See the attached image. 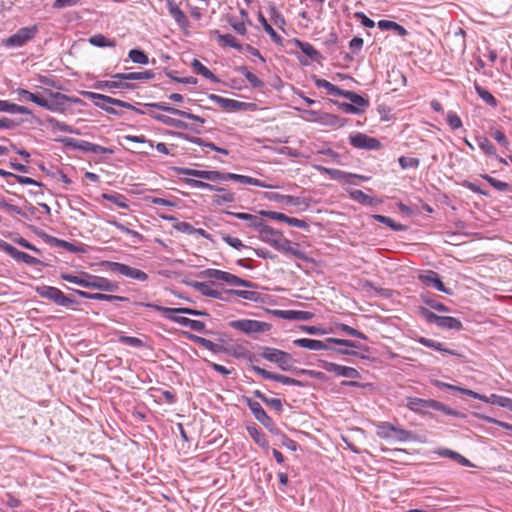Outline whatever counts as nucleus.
I'll use <instances>...</instances> for the list:
<instances>
[{"mask_svg": "<svg viewBox=\"0 0 512 512\" xmlns=\"http://www.w3.org/2000/svg\"><path fill=\"white\" fill-rule=\"evenodd\" d=\"M388 82L393 86V90H397L399 87L406 85V77L396 66H393L388 71Z\"/></svg>", "mask_w": 512, "mask_h": 512, "instance_id": "33", "label": "nucleus"}, {"mask_svg": "<svg viewBox=\"0 0 512 512\" xmlns=\"http://www.w3.org/2000/svg\"><path fill=\"white\" fill-rule=\"evenodd\" d=\"M81 94L84 97L92 100L97 107L101 108L102 110L106 111L109 114L116 115L118 113L113 107L109 106L108 104L115 105L118 107H123L126 109H130V110L136 111L139 114L145 113L144 111L137 109L135 106L131 105L128 102H125V101H122L119 99H115L110 96L98 94V93L91 92V91H83Z\"/></svg>", "mask_w": 512, "mask_h": 512, "instance_id": "3", "label": "nucleus"}, {"mask_svg": "<svg viewBox=\"0 0 512 512\" xmlns=\"http://www.w3.org/2000/svg\"><path fill=\"white\" fill-rule=\"evenodd\" d=\"M166 75L169 78H171L172 80L182 83V84H189V85L197 84V79L193 76L180 77L177 75L176 72H172V71H167Z\"/></svg>", "mask_w": 512, "mask_h": 512, "instance_id": "61", "label": "nucleus"}, {"mask_svg": "<svg viewBox=\"0 0 512 512\" xmlns=\"http://www.w3.org/2000/svg\"><path fill=\"white\" fill-rule=\"evenodd\" d=\"M247 432L257 445L261 448L268 449L269 442L265 434L259 428L255 425H249L247 426Z\"/></svg>", "mask_w": 512, "mask_h": 512, "instance_id": "32", "label": "nucleus"}, {"mask_svg": "<svg viewBox=\"0 0 512 512\" xmlns=\"http://www.w3.org/2000/svg\"><path fill=\"white\" fill-rule=\"evenodd\" d=\"M60 278L64 281H67L69 283H73L76 285H79L84 288H89V278L90 274L88 273H80L79 275H74L71 273H61Z\"/></svg>", "mask_w": 512, "mask_h": 512, "instance_id": "30", "label": "nucleus"}, {"mask_svg": "<svg viewBox=\"0 0 512 512\" xmlns=\"http://www.w3.org/2000/svg\"><path fill=\"white\" fill-rule=\"evenodd\" d=\"M210 99L227 111H244L251 105L250 103L241 102L234 99L224 98L218 95H210Z\"/></svg>", "mask_w": 512, "mask_h": 512, "instance_id": "16", "label": "nucleus"}, {"mask_svg": "<svg viewBox=\"0 0 512 512\" xmlns=\"http://www.w3.org/2000/svg\"><path fill=\"white\" fill-rule=\"evenodd\" d=\"M447 122L453 130L459 129L462 126L460 117L453 111L447 113Z\"/></svg>", "mask_w": 512, "mask_h": 512, "instance_id": "64", "label": "nucleus"}, {"mask_svg": "<svg viewBox=\"0 0 512 512\" xmlns=\"http://www.w3.org/2000/svg\"><path fill=\"white\" fill-rule=\"evenodd\" d=\"M151 116L154 119L162 122L163 124L172 126L174 128L186 129L188 127L187 123H185L181 120H178V119L171 118V117L163 115V114L151 113Z\"/></svg>", "mask_w": 512, "mask_h": 512, "instance_id": "36", "label": "nucleus"}, {"mask_svg": "<svg viewBox=\"0 0 512 512\" xmlns=\"http://www.w3.org/2000/svg\"><path fill=\"white\" fill-rule=\"evenodd\" d=\"M145 306L149 307V308H153L157 311H162L164 314H175V315L187 314V315H192V316L207 315L206 312L194 310L191 308H166V307H161V306H158L155 304H145Z\"/></svg>", "mask_w": 512, "mask_h": 512, "instance_id": "24", "label": "nucleus"}, {"mask_svg": "<svg viewBox=\"0 0 512 512\" xmlns=\"http://www.w3.org/2000/svg\"><path fill=\"white\" fill-rule=\"evenodd\" d=\"M237 182H240V183L246 184V185H253V186H257V187L268 188V189L278 188V186H276V185L267 184L259 179H256V178H253L250 176L240 175V174L238 176Z\"/></svg>", "mask_w": 512, "mask_h": 512, "instance_id": "43", "label": "nucleus"}, {"mask_svg": "<svg viewBox=\"0 0 512 512\" xmlns=\"http://www.w3.org/2000/svg\"><path fill=\"white\" fill-rule=\"evenodd\" d=\"M221 238L226 244H228L229 246H231L237 250H240V249H249L250 250L251 249L250 247H247L246 245H244L243 242L239 238L232 237L228 234H222Z\"/></svg>", "mask_w": 512, "mask_h": 512, "instance_id": "55", "label": "nucleus"}, {"mask_svg": "<svg viewBox=\"0 0 512 512\" xmlns=\"http://www.w3.org/2000/svg\"><path fill=\"white\" fill-rule=\"evenodd\" d=\"M103 198L109 202L114 203L120 208L127 209L129 207L127 199L124 195L119 193L103 194Z\"/></svg>", "mask_w": 512, "mask_h": 512, "instance_id": "48", "label": "nucleus"}, {"mask_svg": "<svg viewBox=\"0 0 512 512\" xmlns=\"http://www.w3.org/2000/svg\"><path fill=\"white\" fill-rule=\"evenodd\" d=\"M479 148L488 155H495L496 149L486 137H478L476 139Z\"/></svg>", "mask_w": 512, "mask_h": 512, "instance_id": "59", "label": "nucleus"}, {"mask_svg": "<svg viewBox=\"0 0 512 512\" xmlns=\"http://www.w3.org/2000/svg\"><path fill=\"white\" fill-rule=\"evenodd\" d=\"M313 79L315 81V85L318 88L326 89L327 93L330 94V95L342 96L343 93H344V90H341L336 85L330 83L329 81H327L325 79H320V78H317V77H313Z\"/></svg>", "mask_w": 512, "mask_h": 512, "instance_id": "37", "label": "nucleus"}, {"mask_svg": "<svg viewBox=\"0 0 512 512\" xmlns=\"http://www.w3.org/2000/svg\"><path fill=\"white\" fill-rule=\"evenodd\" d=\"M229 325L246 334L264 332L269 326L265 322L250 319L234 320L231 321Z\"/></svg>", "mask_w": 512, "mask_h": 512, "instance_id": "11", "label": "nucleus"}, {"mask_svg": "<svg viewBox=\"0 0 512 512\" xmlns=\"http://www.w3.org/2000/svg\"><path fill=\"white\" fill-rule=\"evenodd\" d=\"M52 243L55 246L63 248L66 251H69V252L78 253V252H82L83 251L82 248L74 245L73 243H70L68 241L61 240V239H58V238H52Z\"/></svg>", "mask_w": 512, "mask_h": 512, "instance_id": "54", "label": "nucleus"}, {"mask_svg": "<svg viewBox=\"0 0 512 512\" xmlns=\"http://www.w3.org/2000/svg\"><path fill=\"white\" fill-rule=\"evenodd\" d=\"M108 223L110 225L116 227L118 230H120V231H122L124 233H127V234L131 235L134 238H137L138 240H141L143 238L140 233L130 229L128 226L118 222L117 220L110 219V220H108Z\"/></svg>", "mask_w": 512, "mask_h": 512, "instance_id": "53", "label": "nucleus"}, {"mask_svg": "<svg viewBox=\"0 0 512 512\" xmlns=\"http://www.w3.org/2000/svg\"><path fill=\"white\" fill-rule=\"evenodd\" d=\"M405 406L415 412L424 413L427 409L442 411L447 415H456V412L441 402L432 399H421L417 397H406Z\"/></svg>", "mask_w": 512, "mask_h": 512, "instance_id": "5", "label": "nucleus"}, {"mask_svg": "<svg viewBox=\"0 0 512 512\" xmlns=\"http://www.w3.org/2000/svg\"><path fill=\"white\" fill-rule=\"evenodd\" d=\"M475 90H476L478 96L485 103H487L488 105H490L492 107H496L497 106V100L495 99V97L489 91H487L486 89H484L483 87H481L477 83L475 84Z\"/></svg>", "mask_w": 512, "mask_h": 512, "instance_id": "47", "label": "nucleus"}, {"mask_svg": "<svg viewBox=\"0 0 512 512\" xmlns=\"http://www.w3.org/2000/svg\"><path fill=\"white\" fill-rule=\"evenodd\" d=\"M322 123L334 128H340L346 124V120L336 115L325 114L322 118Z\"/></svg>", "mask_w": 512, "mask_h": 512, "instance_id": "50", "label": "nucleus"}, {"mask_svg": "<svg viewBox=\"0 0 512 512\" xmlns=\"http://www.w3.org/2000/svg\"><path fill=\"white\" fill-rule=\"evenodd\" d=\"M419 342L425 346V347H428V348H432L436 351H440V352H445L447 354H450V355H453V356H457V357H462V355L454 350H450V349H447L444 347V345L438 341H435V340H432V339H428V338H420L419 339Z\"/></svg>", "mask_w": 512, "mask_h": 512, "instance_id": "34", "label": "nucleus"}, {"mask_svg": "<svg viewBox=\"0 0 512 512\" xmlns=\"http://www.w3.org/2000/svg\"><path fill=\"white\" fill-rule=\"evenodd\" d=\"M293 344L295 346L305 348L308 350H313V351L332 350V347L329 345V342L327 341V339H325L324 341H321V340H314V339H309V338H299V339H295L293 341Z\"/></svg>", "mask_w": 512, "mask_h": 512, "instance_id": "20", "label": "nucleus"}, {"mask_svg": "<svg viewBox=\"0 0 512 512\" xmlns=\"http://www.w3.org/2000/svg\"><path fill=\"white\" fill-rule=\"evenodd\" d=\"M218 194L213 196V202L216 205H222L224 203H231L235 200V194L227 191L226 189L222 188V190L217 191Z\"/></svg>", "mask_w": 512, "mask_h": 512, "instance_id": "44", "label": "nucleus"}, {"mask_svg": "<svg viewBox=\"0 0 512 512\" xmlns=\"http://www.w3.org/2000/svg\"><path fill=\"white\" fill-rule=\"evenodd\" d=\"M104 265L110 271H112L114 273H118L123 276H126L128 278H131V279H134V280H137L140 282H145L148 280L147 273H145L144 271H142L140 269L130 267L129 265H126V264H123L120 262H112V261H107V262H105Z\"/></svg>", "mask_w": 512, "mask_h": 512, "instance_id": "9", "label": "nucleus"}, {"mask_svg": "<svg viewBox=\"0 0 512 512\" xmlns=\"http://www.w3.org/2000/svg\"><path fill=\"white\" fill-rule=\"evenodd\" d=\"M255 395L260 398L265 404L273 407L274 409H276L277 411H281L282 410V401L278 398H267L263 393H261L260 391H255Z\"/></svg>", "mask_w": 512, "mask_h": 512, "instance_id": "56", "label": "nucleus"}, {"mask_svg": "<svg viewBox=\"0 0 512 512\" xmlns=\"http://www.w3.org/2000/svg\"><path fill=\"white\" fill-rule=\"evenodd\" d=\"M17 94V100L20 102H33L40 107H43L49 111L56 112L60 110L64 101L68 100V97L59 92L51 93L50 99H47L39 94L32 93L25 89H17L14 92Z\"/></svg>", "mask_w": 512, "mask_h": 512, "instance_id": "2", "label": "nucleus"}, {"mask_svg": "<svg viewBox=\"0 0 512 512\" xmlns=\"http://www.w3.org/2000/svg\"><path fill=\"white\" fill-rule=\"evenodd\" d=\"M270 16L277 27L281 28L286 24L284 16L275 7H271Z\"/></svg>", "mask_w": 512, "mask_h": 512, "instance_id": "63", "label": "nucleus"}, {"mask_svg": "<svg viewBox=\"0 0 512 512\" xmlns=\"http://www.w3.org/2000/svg\"><path fill=\"white\" fill-rule=\"evenodd\" d=\"M49 123L51 124V126L54 130H59V131L70 133V134H78L77 129L67 125L64 122H60V121L52 118L49 120Z\"/></svg>", "mask_w": 512, "mask_h": 512, "instance_id": "58", "label": "nucleus"}, {"mask_svg": "<svg viewBox=\"0 0 512 512\" xmlns=\"http://www.w3.org/2000/svg\"><path fill=\"white\" fill-rule=\"evenodd\" d=\"M191 339L197 343L199 346L213 352V353H219L222 351V346L220 344L214 343L213 341L200 337L192 335Z\"/></svg>", "mask_w": 512, "mask_h": 512, "instance_id": "38", "label": "nucleus"}, {"mask_svg": "<svg viewBox=\"0 0 512 512\" xmlns=\"http://www.w3.org/2000/svg\"><path fill=\"white\" fill-rule=\"evenodd\" d=\"M275 249L291 254L299 259L304 258V253L299 250L297 245H293L290 240L284 238L283 236L278 240V243H276Z\"/></svg>", "mask_w": 512, "mask_h": 512, "instance_id": "28", "label": "nucleus"}, {"mask_svg": "<svg viewBox=\"0 0 512 512\" xmlns=\"http://www.w3.org/2000/svg\"><path fill=\"white\" fill-rule=\"evenodd\" d=\"M129 58L130 60L135 64H148V57L147 55L139 50V49H132L129 51Z\"/></svg>", "mask_w": 512, "mask_h": 512, "instance_id": "57", "label": "nucleus"}, {"mask_svg": "<svg viewBox=\"0 0 512 512\" xmlns=\"http://www.w3.org/2000/svg\"><path fill=\"white\" fill-rule=\"evenodd\" d=\"M258 232L260 239L274 248L276 247L278 240L283 236L281 232L266 225V223L262 226V228H260Z\"/></svg>", "mask_w": 512, "mask_h": 512, "instance_id": "23", "label": "nucleus"}, {"mask_svg": "<svg viewBox=\"0 0 512 512\" xmlns=\"http://www.w3.org/2000/svg\"><path fill=\"white\" fill-rule=\"evenodd\" d=\"M75 293L82 298L92 299V300H100V301H108V302H123L128 301V298L117 295H108L103 293H89L82 290H75Z\"/></svg>", "mask_w": 512, "mask_h": 512, "instance_id": "26", "label": "nucleus"}, {"mask_svg": "<svg viewBox=\"0 0 512 512\" xmlns=\"http://www.w3.org/2000/svg\"><path fill=\"white\" fill-rule=\"evenodd\" d=\"M154 78L151 70L141 72H124L111 76L109 80L99 81L96 84L97 89H134V82L144 83Z\"/></svg>", "mask_w": 512, "mask_h": 512, "instance_id": "1", "label": "nucleus"}, {"mask_svg": "<svg viewBox=\"0 0 512 512\" xmlns=\"http://www.w3.org/2000/svg\"><path fill=\"white\" fill-rule=\"evenodd\" d=\"M258 21L262 25L264 31L270 36L271 40L277 44H281V42H282L281 36L268 23L267 19L263 16V14L259 13Z\"/></svg>", "mask_w": 512, "mask_h": 512, "instance_id": "39", "label": "nucleus"}, {"mask_svg": "<svg viewBox=\"0 0 512 512\" xmlns=\"http://www.w3.org/2000/svg\"><path fill=\"white\" fill-rule=\"evenodd\" d=\"M186 183L191 186L192 188H198V189H207L210 191H220L222 190V187H218L206 182H203L201 180L196 179H186Z\"/></svg>", "mask_w": 512, "mask_h": 512, "instance_id": "51", "label": "nucleus"}, {"mask_svg": "<svg viewBox=\"0 0 512 512\" xmlns=\"http://www.w3.org/2000/svg\"><path fill=\"white\" fill-rule=\"evenodd\" d=\"M81 151H84V152H90V153H94V154H106V153H113V151L109 148H106V147H103V146H100V145H97V144H94V143H91V142H88V141H82V144H81Z\"/></svg>", "mask_w": 512, "mask_h": 512, "instance_id": "42", "label": "nucleus"}, {"mask_svg": "<svg viewBox=\"0 0 512 512\" xmlns=\"http://www.w3.org/2000/svg\"><path fill=\"white\" fill-rule=\"evenodd\" d=\"M295 45L303 55L313 62L321 61V54L309 43L295 40Z\"/></svg>", "mask_w": 512, "mask_h": 512, "instance_id": "29", "label": "nucleus"}, {"mask_svg": "<svg viewBox=\"0 0 512 512\" xmlns=\"http://www.w3.org/2000/svg\"><path fill=\"white\" fill-rule=\"evenodd\" d=\"M378 27L381 30H393L400 36H404L407 34V31L403 26L390 20H380L378 22Z\"/></svg>", "mask_w": 512, "mask_h": 512, "instance_id": "41", "label": "nucleus"}, {"mask_svg": "<svg viewBox=\"0 0 512 512\" xmlns=\"http://www.w3.org/2000/svg\"><path fill=\"white\" fill-rule=\"evenodd\" d=\"M192 287L203 296L222 299V293L215 287L214 282H194Z\"/></svg>", "mask_w": 512, "mask_h": 512, "instance_id": "22", "label": "nucleus"}, {"mask_svg": "<svg viewBox=\"0 0 512 512\" xmlns=\"http://www.w3.org/2000/svg\"><path fill=\"white\" fill-rule=\"evenodd\" d=\"M437 326L443 329L449 330H460L462 329V323L459 319L451 316H440Z\"/></svg>", "mask_w": 512, "mask_h": 512, "instance_id": "35", "label": "nucleus"}, {"mask_svg": "<svg viewBox=\"0 0 512 512\" xmlns=\"http://www.w3.org/2000/svg\"><path fill=\"white\" fill-rule=\"evenodd\" d=\"M145 106L146 107H150V108H156V109H159V110H162V111H166V112H168L170 114H173V115L185 118V119H190V120L199 122L201 124H203L205 122V120L203 118H201L200 116H198V115H195V114L183 111V110H179V109H176L174 107H170L167 103H164V102H161V103H148Z\"/></svg>", "mask_w": 512, "mask_h": 512, "instance_id": "15", "label": "nucleus"}, {"mask_svg": "<svg viewBox=\"0 0 512 512\" xmlns=\"http://www.w3.org/2000/svg\"><path fill=\"white\" fill-rule=\"evenodd\" d=\"M36 292L40 297L46 298L59 306L69 307L75 303L74 300L67 297L60 289L56 287L43 285L37 287Z\"/></svg>", "mask_w": 512, "mask_h": 512, "instance_id": "8", "label": "nucleus"}, {"mask_svg": "<svg viewBox=\"0 0 512 512\" xmlns=\"http://www.w3.org/2000/svg\"><path fill=\"white\" fill-rule=\"evenodd\" d=\"M165 316L172 320L175 323H178L182 326L188 327L191 330L202 332L205 329V324L199 320H192L187 317L175 315V314H165Z\"/></svg>", "mask_w": 512, "mask_h": 512, "instance_id": "21", "label": "nucleus"}, {"mask_svg": "<svg viewBox=\"0 0 512 512\" xmlns=\"http://www.w3.org/2000/svg\"><path fill=\"white\" fill-rule=\"evenodd\" d=\"M490 404L497 405L503 408H507L508 410L512 411V399L497 395V394H491L490 395Z\"/></svg>", "mask_w": 512, "mask_h": 512, "instance_id": "49", "label": "nucleus"}, {"mask_svg": "<svg viewBox=\"0 0 512 512\" xmlns=\"http://www.w3.org/2000/svg\"><path fill=\"white\" fill-rule=\"evenodd\" d=\"M89 43L97 47L113 46L114 42L102 34H95L89 38Z\"/></svg>", "mask_w": 512, "mask_h": 512, "instance_id": "52", "label": "nucleus"}, {"mask_svg": "<svg viewBox=\"0 0 512 512\" xmlns=\"http://www.w3.org/2000/svg\"><path fill=\"white\" fill-rule=\"evenodd\" d=\"M201 275L206 278L226 282L232 286H242L246 288H251L253 286V284L248 280L242 279L234 274L218 269H206L201 272Z\"/></svg>", "mask_w": 512, "mask_h": 512, "instance_id": "7", "label": "nucleus"}, {"mask_svg": "<svg viewBox=\"0 0 512 512\" xmlns=\"http://www.w3.org/2000/svg\"><path fill=\"white\" fill-rule=\"evenodd\" d=\"M37 27L29 26L20 28L15 34L3 40V45L8 48L21 47L30 41L36 34Z\"/></svg>", "mask_w": 512, "mask_h": 512, "instance_id": "10", "label": "nucleus"}, {"mask_svg": "<svg viewBox=\"0 0 512 512\" xmlns=\"http://www.w3.org/2000/svg\"><path fill=\"white\" fill-rule=\"evenodd\" d=\"M219 42L225 46L233 47L236 49H241L242 46L239 44L237 39L231 34H224L218 36Z\"/></svg>", "mask_w": 512, "mask_h": 512, "instance_id": "62", "label": "nucleus"}, {"mask_svg": "<svg viewBox=\"0 0 512 512\" xmlns=\"http://www.w3.org/2000/svg\"><path fill=\"white\" fill-rule=\"evenodd\" d=\"M373 218L376 221L389 226L393 231H405L406 230L405 225L395 222L392 218H390L388 216L374 215Z\"/></svg>", "mask_w": 512, "mask_h": 512, "instance_id": "45", "label": "nucleus"}, {"mask_svg": "<svg viewBox=\"0 0 512 512\" xmlns=\"http://www.w3.org/2000/svg\"><path fill=\"white\" fill-rule=\"evenodd\" d=\"M228 215L234 216L237 219L244 220L247 222V225L251 228H255L256 230H260L262 226L265 224L264 220L257 215L244 213V212H226Z\"/></svg>", "mask_w": 512, "mask_h": 512, "instance_id": "25", "label": "nucleus"}, {"mask_svg": "<svg viewBox=\"0 0 512 512\" xmlns=\"http://www.w3.org/2000/svg\"><path fill=\"white\" fill-rule=\"evenodd\" d=\"M0 111L11 114L31 115L32 112L25 106L17 105L6 100H0Z\"/></svg>", "mask_w": 512, "mask_h": 512, "instance_id": "31", "label": "nucleus"}, {"mask_svg": "<svg viewBox=\"0 0 512 512\" xmlns=\"http://www.w3.org/2000/svg\"><path fill=\"white\" fill-rule=\"evenodd\" d=\"M342 97H345L350 101L351 104L358 107L360 109V112L362 111L363 108L368 106V101L362 96L356 94L355 92L344 91Z\"/></svg>", "mask_w": 512, "mask_h": 512, "instance_id": "40", "label": "nucleus"}, {"mask_svg": "<svg viewBox=\"0 0 512 512\" xmlns=\"http://www.w3.org/2000/svg\"><path fill=\"white\" fill-rule=\"evenodd\" d=\"M1 249L7 253L10 257H12L16 261L23 262L28 265H38L41 261L25 252H22L15 248L13 245L3 242L0 245Z\"/></svg>", "mask_w": 512, "mask_h": 512, "instance_id": "13", "label": "nucleus"}, {"mask_svg": "<svg viewBox=\"0 0 512 512\" xmlns=\"http://www.w3.org/2000/svg\"><path fill=\"white\" fill-rule=\"evenodd\" d=\"M350 144L358 149L377 150L380 148V142L373 137H369L363 133H356L350 136Z\"/></svg>", "mask_w": 512, "mask_h": 512, "instance_id": "14", "label": "nucleus"}, {"mask_svg": "<svg viewBox=\"0 0 512 512\" xmlns=\"http://www.w3.org/2000/svg\"><path fill=\"white\" fill-rule=\"evenodd\" d=\"M418 278L423 284L427 286H432L440 292L451 294V291L444 286L439 275L435 271H425L419 274Z\"/></svg>", "mask_w": 512, "mask_h": 512, "instance_id": "18", "label": "nucleus"}, {"mask_svg": "<svg viewBox=\"0 0 512 512\" xmlns=\"http://www.w3.org/2000/svg\"><path fill=\"white\" fill-rule=\"evenodd\" d=\"M323 369L327 372L335 373L338 376L347 377L356 379L360 377L359 372L353 368L348 366H342L336 363L324 361L322 364Z\"/></svg>", "mask_w": 512, "mask_h": 512, "instance_id": "17", "label": "nucleus"}, {"mask_svg": "<svg viewBox=\"0 0 512 512\" xmlns=\"http://www.w3.org/2000/svg\"><path fill=\"white\" fill-rule=\"evenodd\" d=\"M248 407L254 417L271 433H278L273 420L267 415L261 404L257 401L248 400Z\"/></svg>", "mask_w": 512, "mask_h": 512, "instance_id": "12", "label": "nucleus"}, {"mask_svg": "<svg viewBox=\"0 0 512 512\" xmlns=\"http://www.w3.org/2000/svg\"><path fill=\"white\" fill-rule=\"evenodd\" d=\"M483 178L496 190L498 191H508L510 189V186L508 183L500 181L496 178H493L489 175H484Z\"/></svg>", "mask_w": 512, "mask_h": 512, "instance_id": "60", "label": "nucleus"}, {"mask_svg": "<svg viewBox=\"0 0 512 512\" xmlns=\"http://www.w3.org/2000/svg\"><path fill=\"white\" fill-rule=\"evenodd\" d=\"M167 8L170 15L180 27L185 28L188 26L189 20L187 16L173 0H167Z\"/></svg>", "mask_w": 512, "mask_h": 512, "instance_id": "27", "label": "nucleus"}, {"mask_svg": "<svg viewBox=\"0 0 512 512\" xmlns=\"http://www.w3.org/2000/svg\"><path fill=\"white\" fill-rule=\"evenodd\" d=\"M440 455H442L444 457L451 458L453 460H456L459 464H461L463 466H468V467H472L473 466V464L467 458H465L464 456H462L458 452L452 451L450 449H443L440 452Z\"/></svg>", "mask_w": 512, "mask_h": 512, "instance_id": "46", "label": "nucleus"}, {"mask_svg": "<svg viewBox=\"0 0 512 512\" xmlns=\"http://www.w3.org/2000/svg\"><path fill=\"white\" fill-rule=\"evenodd\" d=\"M89 288L91 289H97L101 291H107V292H115L119 289V286L117 283L110 281L109 279L105 277H100L96 275H91L89 278Z\"/></svg>", "mask_w": 512, "mask_h": 512, "instance_id": "19", "label": "nucleus"}, {"mask_svg": "<svg viewBox=\"0 0 512 512\" xmlns=\"http://www.w3.org/2000/svg\"><path fill=\"white\" fill-rule=\"evenodd\" d=\"M376 433L381 439H393L397 442H408L415 439L413 432L390 422L379 423L376 427Z\"/></svg>", "mask_w": 512, "mask_h": 512, "instance_id": "4", "label": "nucleus"}, {"mask_svg": "<svg viewBox=\"0 0 512 512\" xmlns=\"http://www.w3.org/2000/svg\"><path fill=\"white\" fill-rule=\"evenodd\" d=\"M260 356L270 362L276 363L283 371H288L293 368L292 356L282 350L263 347Z\"/></svg>", "mask_w": 512, "mask_h": 512, "instance_id": "6", "label": "nucleus"}]
</instances>
